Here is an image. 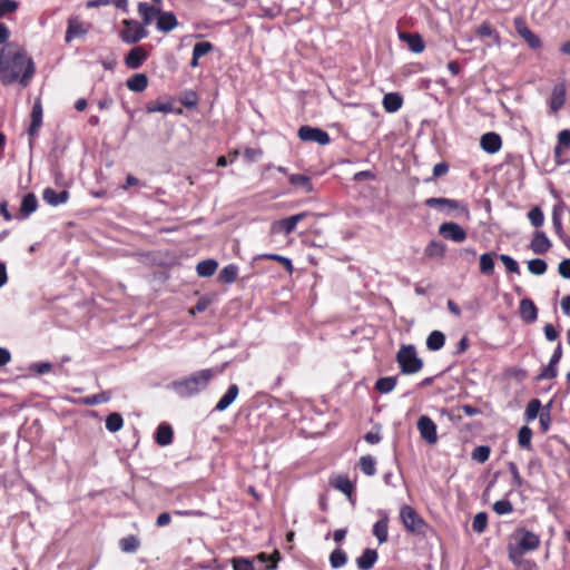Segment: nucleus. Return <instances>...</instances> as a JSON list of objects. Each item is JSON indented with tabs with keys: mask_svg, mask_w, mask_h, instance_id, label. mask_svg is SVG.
<instances>
[{
	"mask_svg": "<svg viewBox=\"0 0 570 570\" xmlns=\"http://www.w3.org/2000/svg\"><path fill=\"white\" fill-rule=\"evenodd\" d=\"M35 75V63L17 43H7L0 51V80L3 85L19 82L26 88Z\"/></svg>",
	"mask_w": 570,
	"mask_h": 570,
	"instance_id": "obj_1",
	"label": "nucleus"
},
{
	"mask_svg": "<svg viewBox=\"0 0 570 570\" xmlns=\"http://www.w3.org/2000/svg\"><path fill=\"white\" fill-rule=\"evenodd\" d=\"M213 375L214 373L212 370H202L191 374L189 377L174 381L170 384V387L180 397H189L205 389Z\"/></svg>",
	"mask_w": 570,
	"mask_h": 570,
	"instance_id": "obj_2",
	"label": "nucleus"
},
{
	"mask_svg": "<svg viewBox=\"0 0 570 570\" xmlns=\"http://www.w3.org/2000/svg\"><path fill=\"white\" fill-rule=\"evenodd\" d=\"M540 544V538L528 530L520 529L517 532V546L509 544V559L518 563L527 551L535 550Z\"/></svg>",
	"mask_w": 570,
	"mask_h": 570,
	"instance_id": "obj_3",
	"label": "nucleus"
},
{
	"mask_svg": "<svg viewBox=\"0 0 570 570\" xmlns=\"http://www.w3.org/2000/svg\"><path fill=\"white\" fill-rule=\"evenodd\" d=\"M396 362L401 373L410 375L420 372L423 367V361L417 356L414 345H401L396 353Z\"/></svg>",
	"mask_w": 570,
	"mask_h": 570,
	"instance_id": "obj_4",
	"label": "nucleus"
},
{
	"mask_svg": "<svg viewBox=\"0 0 570 570\" xmlns=\"http://www.w3.org/2000/svg\"><path fill=\"white\" fill-rule=\"evenodd\" d=\"M400 518L405 529L414 534H425L426 522L410 505H403L400 510Z\"/></svg>",
	"mask_w": 570,
	"mask_h": 570,
	"instance_id": "obj_5",
	"label": "nucleus"
},
{
	"mask_svg": "<svg viewBox=\"0 0 570 570\" xmlns=\"http://www.w3.org/2000/svg\"><path fill=\"white\" fill-rule=\"evenodd\" d=\"M148 36V31L137 20L125 19L120 31V39L129 45L137 43Z\"/></svg>",
	"mask_w": 570,
	"mask_h": 570,
	"instance_id": "obj_6",
	"label": "nucleus"
},
{
	"mask_svg": "<svg viewBox=\"0 0 570 570\" xmlns=\"http://www.w3.org/2000/svg\"><path fill=\"white\" fill-rule=\"evenodd\" d=\"M307 216L306 213H299L283 219H278L272 223L271 225V232L273 234H281L289 235L294 232L297 224L302 222Z\"/></svg>",
	"mask_w": 570,
	"mask_h": 570,
	"instance_id": "obj_7",
	"label": "nucleus"
},
{
	"mask_svg": "<svg viewBox=\"0 0 570 570\" xmlns=\"http://www.w3.org/2000/svg\"><path fill=\"white\" fill-rule=\"evenodd\" d=\"M513 24L518 35L527 42L531 49L535 50L541 48V39L529 29L525 20L522 17H515L513 19Z\"/></svg>",
	"mask_w": 570,
	"mask_h": 570,
	"instance_id": "obj_8",
	"label": "nucleus"
},
{
	"mask_svg": "<svg viewBox=\"0 0 570 570\" xmlns=\"http://www.w3.org/2000/svg\"><path fill=\"white\" fill-rule=\"evenodd\" d=\"M297 135L303 141H314L320 145H327L331 140L326 131L309 126H302Z\"/></svg>",
	"mask_w": 570,
	"mask_h": 570,
	"instance_id": "obj_9",
	"label": "nucleus"
},
{
	"mask_svg": "<svg viewBox=\"0 0 570 570\" xmlns=\"http://www.w3.org/2000/svg\"><path fill=\"white\" fill-rule=\"evenodd\" d=\"M417 430L420 432L421 438L426 441L429 444H435L438 441L436 434V425L426 415H422L417 420Z\"/></svg>",
	"mask_w": 570,
	"mask_h": 570,
	"instance_id": "obj_10",
	"label": "nucleus"
},
{
	"mask_svg": "<svg viewBox=\"0 0 570 570\" xmlns=\"http://www.w3.org/2000/svg\"><path fill=\"white\" fill-rule=\"evenodd\" d=\"M439 234L455 243H462L466 238V232L456 223H443L439 227Z\"/></svg>",
	"mask_w": 570,
	"mask_h": 570,
	"instance_id": "obj_11",
	"label": "nucleus"
},
{
	"mask_svg": "<svg viewBox=\"0 0 570 570\" xmlns=\"http://www.w3.org/2000/svg\"><path fill=\"white\" fill-rule=\"evenodd\" d=\"M424 204L428 206V207H448L449 209L451 210H461L463 213H465L466 215H469V209L468 207L462 204L461 202L459 200H455V199H450V198H444V197H431V198H428Z\"/></svg>",
	"mask_w": 570,
	"mask_h": 570,
	"instance_id": "obj_12",
	"label": "nucleus"
},
{
	"mask_svg": "<svg viewBox=\"0 0 570 570\" xmlns=\"http://www.w3.org/2000/svg\"><path fill=\"white\" fill-rule=\"evenodd\" d=\"M279 560L281 553L275 550L272 554H267L265 552L258 553L252 561H254L257 569L274 570L276 569Z\"/></svg>",
	"mask_w": 570,
	"mask_h": 570,
	"instance_id": "obj_13",
	"label": "nucleus"
},
{
	"mask_svg": "<svg viewBox=\"0 0 570 570\" xmlns=\"http://www.w3.org/2000/svg\"><path fill=\"white\" fill-rule=\"evenodd\" d=\"M480 146L485 153L495 154L502 147V139L499 134L490 131L481 136Z\"/></svg>",
	"mask_w": 570,
	"mask_h": 570,
	"instance_id": "obj_14",
	"label": "nucleus"
},
{
	"mask_svg": "<svg viewBox=\"0 0 570 570\" xmlns=\"http://www.w3.org/2000/svg\"><path fill=\"white\" fill-rule=\"evenodd\" d=\"M552 244L550 239L547 237L546 233L542 230H537L531 239L529 245L530 249L538 255L546 254Z\"/></svg>",
	"mask_w": 570,
	"mask_h": 570,
	"instance_id": "obj_15",
	"label": "nucleus"
},
{
	"mask_svg": "<svg viewBox=\"0 0 570 570\" xmlns=\"http://www.w3.org/2000/svg\"><path fill=\"white\" fill-rule=\"evenodd\" d=\"M519 314L524 323L531 324L538 318V308L530 298H523L520 302Z\"/></svg>",
	"mask_w": 570,
	"mask_h": 570,
	"instance_id": "obj_16",
	"label": "nucleus"
},
{
	"mask_svg": "<svg viewBox=\"0 0 570 570\" xmlns=\"http://www.w3.org/2000/svg\"><path fill=\"white\" fill-rule=\"evenodd\" d=\"M160 9L154 6H150L146 2H139L138 3V13L142 19V22H140L144 28L150 26L155 19L158 20Z\"/></svg>",
	"mask_w": 570,
	"mask_h": 570,
	"instance_id": "obj_17",
	"label": "nucleus"
},
{
	"mask_svg": "<svg viewBox=\"0 0 570 570\" xmlns=\"http://www.w3.org/2000/svg\"><path fill=\"white\" fill-rule=\"evenodd\" d=\"M381 519L373 525V534L379 541V544H383L389 539V515L386 512L381 511Z\"/></svg>",
	"mask_w": 570,
	"mask_h": 570,
	"instance_id": "obj_18",
	"label": "nucleus"
},
{
	"mask_svg": "<svg viewBox=\"0 0 570 570\" xmlns=\"http://www.w3.org/2000/svg\"><path fill=\"white\" fill-rule=\"evenodd\" d=\"M147 57V51L142 47H134L126 56L125 63L130 69H138Z\"/></svg>",
	"mask_w": 570,
	"mask_h": 570,
	"instance_id": "obj_19",
	"label": "nucleus"
},
{
	"mask_svg": "<svg viewBox=\"0 0 570 570\" xmlns=\"http://www.w3.org/2000/svg\"><path fill=\"white\" fill-rule=\"evenodd\" d=\"M42 198L49 205L58 206L68 202L69 193L66 189L61 191H56L52 188H46L43 190Z\"/></svg>",
	"mask_w": 570,
	"mask_h": 570,
	"instance_id": "obj_20",
	"label": "nucleus"
},
{
	"mask_svg": "<svg viewBox=\"0 0 570 570\" xmlns=\"http://www.w3.org/2000/svg\"><path fill=\"white\" fill-rule=\"evenodd\" d=\"M156 24L159 31L169 32L178 26V21L173 12L161 10Z\"/></svg>",
	"mask_w": 570,
	"mask_h": 570,
	"instance_id": "obj_21",
	"label": "nucleus"
},
{
	"mask_svg": "<svg viewBox=\"0 0 570 570\" xmlns=\"http://www.w3.org/2000/svg\"><path fill=\"white\" fill-rule=\"evenodd\" d=\"M42 124V105L40 99H37L31 110V122L29 127V135L35 136Z\"/></svg>",
	"mask_w": 570,
	"mask_h": 570,
	"instance_id": "obj_22",
	"label": "nucleus"
},
{
	"mask_svg": "<svg viewBox=\"0 0 570 570\" xmlns=\"http://www.w3.org/2000/svg\"><path fill=\"white\" fill-rule=\"evenodd\" d=\"M376 560H377L376 550L367 548L356 559V564L360 570H370L371 568H373Z\"/></svg>",
	"mask_w": 570,
	"mask_h": 570,
	"instance_id": "obj_23",
	"label": "nucleus"
},
{
	"mask_svg": "<svg viewBox=\"0 0 570 570\" xmlns=\"http://www.w3.org/2000/svg\"><path fill=\"white\" fill-rule=\"evenodd\" d=\"M37 207H38L37 197L35 196V194L29 193V194L24 195L22 198L20 209H19V215L22 218L29 217L32 213L36 212Z\"/></svg>",
	"mask_w": 570,
	"mask_h": 570,
	"instance_id": "obj_24",
	"label": "nucleus"
},
{
	"mask_svg": "<svg viewBox=\"0 0 570 570\" xmlns=\"http://www.w3.org/2000/svg\"><path fill=\"white\" fill-rule=\"evenodd\" d=\"M173 429L168 423H161L158 425L155 440L160 446L169 445L173 442Z\"/></svg>",
	"mask_w": 570,
	"mask_h": 570,
	"instance_id": "obj_25",
	"label": "nucleus"
},
{
	"mask_svg": "<svg viewBox=\"0 0 570 570\" xmlns=\"http://www.w3.org/2000/svg\"><path fill=\"white\" fill-rule=\"evenodd\" d=\"M238 392V386L236 384H232L227 392L217 402L215 410L219 412L225 411L236 400Z\"/></svg>",
	"mask_w": 570,
	"mask_h": 570,
	"instance_id": "obj_26",
	"label": "nucleus"
},
{
	"mask_svg": "<svg viewBox=\"0 0 570 570\" xmlns=\"http://www.w3.org/2000/svg\"><path fill=\"white\" fill-rule=\"evenodd\" d=\"M383 107L387 112H396L403 104V98L397 92H389L383 97Z\"/></svg>",
	"mask_w": 570,
	"mask_h": 570,
	"instance_id": "obj_27",
	"label": "nucleus"
},
{
	"mask_svg": "<svg viewBox=\"0 0 570 570\" xmlns=\"http://www.w3.org/2000/svg\"><path fill=\"white\" fill-rule=\"evenodd\" d=\"M126 85L129 90L141 92L148 86V78L145 73H136L127 80Z\"/></svg>",
	"mask_w": 570,
	"mask_h": 570,
	"instance_id": "obj_28",
	"label": "nucleus"
},
{
	"mask_svg": "<svg viewBox=\"0 0 570 570\" xmlns=\"http://www.w3.org/2000/svg\"><path fill=\"white\" fill-rule=\"evenodd\" d=\"M331 484L346 494L347 497H351L354 491V485L351 482V480L347 476L344 475H337L334 479L331 480Z\"/></svg>",
	"mask_w": 570,
	"mask_h": 570,
	"instance_id": "obj_29",
	"label": "nucleus"
},
{
	"mask_svg": "<svg viewBox=\"0 0 570 570\" xmlns=\"http://www.w3.org/2000/svg\"><path fill=\"white\" fill-rule=\"evenodd\" d=\"M401 38L404 39L409 46V48L415 52L420 53L424 50V41L417 33H402Z\"/></svg>",
	"mask_w": 570,
	"mask_h": 570,
	"instance_id": "obj_30",
	"label": "nucleus"
},
{
	"mask_svg": "<svg viewBox=\"0 0 570 570\" xmlns=\"http://www.w3.org/2000/svg\"><path fill=\"white\" fill-rule=\"evenodd\" d=\"M445 344V335L441 331H433L426 338V347L430 351H439Z\"/></svg>",
	"mask_w": 570,
	"mask_h": 570,
	"instance_id": "obj_31",
	"label": "nucleus"
},
{
	"mask_svg": "<svg viewBox=\"0 0 570 570\" xmlns=\"http://www.w3.org/2000/svg\"><path fill=\"white\" fill-rule=\"evenodd\" d=\"M217 267L218 263L215 259H205L197 264L196 272L200 277H210Z\"/></svg>",
	"mask_w": 570,
	"mask_h": 570,
	"instance_id": "obj_32",
	"label": "nucleus"
},
{
	"mask_svg": "<svg viewBox=\"0 0 570 570\" xmlns=\"http://www.w3.org/2000/svg\"><path fill=\"white\" fill-rule=\"evenodd\" d=\"M495 253H484L480 256V273L483 275H492L494 271Z\"/></svg>",
	"mask_w": 570,
	"mask_h": 570,
	"instance_id": "obj_33",
	"label": "nucleus"
},
{
	"mask_svg": "<svg viewBox=\"0 0 570 570\" xmlns=\"http://www.w3.org/2000/svg\"><path fill=\"white\" fill-rule=\"evenodd\" d=\"M446 246L438 240H432L424 249V254L431 258H442L445 254Z\"/></svg>",
	"mask_w": 570,
	"mask_h": 570,
	"instance_id": "obj_34",
	"label": "nucleus"
},
{
	"mask_svg": "<svg viewBox=\"0 0 570 570\" xmlns=\"http://www.w3.org/2000/svg\"><path fill=\"white\" fill-rule=\"evenodd\" d=\"M289 183L293 186L302 188L306 193H311L313 190L311 178L306 175L294 174L289 177Z\"/></svg>",
	"mask_w": 570,
	"mask_h": 570,
	"instance_id": "obj_35",
	"label": "nucleus"
},
{
	"mask_svg": "<svg viewBox=\"0 0 570 570\" xmlns=\"http://www.w3.org/2000/svg\"><path fill=\"white\" fill-rule=\"evenodd\" d=\"M107 4H114L116 8L122 10L124 12L128 11V0H89L87 2L88 8H96Z\"/></svg>",
	"mask_w": 570,
	"mask_h": 570,
	"instance_id": "obj_36",
	"label": "nucleus"
},
{
	"mask_svg": "<svg viewBox=\"0 0 570 570\" xmlns=\"http://www.w3.org/2000/svg\"><path fill=\"white\" fill-rule=\"evenodd\" d=\"M238 268L236 265L230 264L225 266L219 273V281L222 283L232 284L237 279Z\"/></svg>",
	"mask_w": 570,
	"mask_h": 570,
	"instance_id": "obj_37",
	"label": "nucleus"
},
{
	"mask_svg": "<svg viewBox=\"0 0 570 570\" xmlns=\"http://www.w3.org/2000/svg\"><path fill=\"white\" fill-rule=\"evenodd\" d=\"M396 382L397 380L395 376L381 377L376 381L375 389L380 393H389L394 390V387L396 386Z\"/></svg>",
	"mask_w": 570,
	"mask_h": 570,
	"instance_id": "obj_38",
	"label": "nucleus"
},
{
	"mask_svg": "<svg viewBox=\"0 0 570 570\" xmlns=\"http://www.w3.org/2000/svg\"><path fill=\"white\" fill-rule=\"evenodd\" d=\"M124 425V419L119 413H110L106 417V429L111 432H118Z\"/></svg>",
	"mask_w": 570,
	"mask_h": 570,
	"instance_id": "obj_39",
	"label": "nucleus"
},
{
	"mask_svg": "<svg viewBox=\"0 0 570 570\" xmlns=\"http://www.w3.org/2000/svg\"><path fill=\"white\" fill-rule=\"evenodd\" d=\"M476 35L481 38L491 37L495 45H500V36L489 22L481 23L476 28Z\"/></svg>",
	"mask_w": 570,
	"mask_h": 570,
	"instance_id": "obj_40",
	"label": "nucleus"
},
{
	"mask_svg": "<svg viewBox=\"0 0 570 570\" xmlns=\"http://www.w3.org/2000/svg\"><path fill=\"white\" fill-rule=\"evenodd\" d=\"M110 392H101L99 394H95L92 396L81 397L78 400H73V402H79L87 405H95L99 403H105L110 400Z\"/></svg>",
	"mask_w": 570,
	"mask_h": 570,
	"instance_id": "obj_41",
	"label": "nucleus"
},
{
	"mask_svg": "<svg viewBox=\"0 0 570 570\" xmlns=\"http://www.w3.org/2000/svg\"><path fill=\"white\" fill-rule=\"evenodd\" d=\"M376 461L372 455H364L360 459V468L362 472L368 476H372L376 472Z\"/></svg>",
	"mask_w": 570,
	"mask_h": 570,
	"instance_id": "obj_42",
	"label": "nucleus"
},
{
	"mask_svg": "<svg viewBox=\"0 0 570 570\" xmlns=\"http://www.w3.org/2000/svg\"><path fill=\"white\" fill-rule=\"evenodd\" d=\"M139 540L135 535H127L119 541L120 549L124 552L132 553L139 548Z\"/></svg>",
	"mask_w": 570,
	"mask_h": 570,
	"instance_id": "obj_43",
	"label": "nucleus"
},
{
	"mask_svg": "<svg viewBox=\"0 0 570 570\" xmlns=\"http://www.w3.org/2000/svg\"><path fill=\"white\" fill-rule=\"evenodd\" d=\"M532 430L524 425L519 430L518 443L523 449H531Z\"/></svg>",
	"mask_w": 570,
	"mask_h": 570,
	"instance_id": "obj_44",
	"label": "nucleus"
},
{
	"mask_svg": "<svg viewBox=\"0 0 570 570\" xmlns=\"http://www.w3.org/2000/svg\"><path fill=\"white\" fill-rule=\"evenodd\" d=\"M346 561L347 556L342 549H335L330 556V563L334 569L343 567Z\"/></svg>",
	"mask_w": 570,
	"mask_h": 570,
	"instance_id": "obj_45",
	"label": "nucleus"
},
{
	"mask_svg": "<svg viewBox=\"0 0 570 570\" xmlns=\"http://www.w3.org/2000/svg\"><path fill=\"white\" fill-rule=\"evenodd\" d=\"M547 268V263L541 258H533L528 262V269L533 275H543Z\"/></svg>",
	"mask_w": 570,
	"mask_h": 570,
	"instance_id": "obj_46",
	"label": "nucleus"
},
{
	"mask_svg": "<svg viewBox=\"0 0 570 570\" xmlns=\"http://www.w3.org/2000/svg\"><path fill=\"white\" fill-rule=\"evenodd\" d=\"M488 515L485 512H479L475 514L472 521V529L476 533H482L487 529Z\"/></svg>",
	"mask_w": 570,
	"mask_h": 570,
	"instance_id": "obj_47",
	"label": "nucleus"
},
{
	"mask_svg": "<svg viewBox=\"0 0 570 570\" xmlns=\"http://www.w3.org/2000/svg\"><path fill=\"white\" fill-rule=\"evenodd\" d=\"M541 410V402L538 399H532L525 409L527 421H533Z\"/></svg>",
	"mask_w": 570,
	"mask_h": 570,
	"instance_id": "obj_48",
	"label": "nucleus"
},
{
	"mask_svg": "<svg viewBox=\"0 0 570 570\" xmlns=\"http://www.w3.org/2000/svg\"><path fill=\"white\" fill-rule=\"evenodd\" d=\"M232 562L234 570H263L257 569L254 561L247 558H234Z\"/></svg>",
	"mask_w": 570,
	"mask_h": 570,
	"instance_id": "obj_49",
	"label": "nucleus"
},
{
	"mask_svg": "<svg viewBox=\"0 0 570 570\" xmlns=\"http://www.w3.org/2000/svg\"><path fill=\"white\" fill-rule=\"evenodd\" d=\"M564 90L562 88H554L550 107L553 111H558L564 104Z\"/></svg>",
	"mask_w": 570,
	"mask_h": 570,
	"instance_id": "obj_50",
	"label": "nucleus"
},
{
	"mask_svg": "<svg viewBox=\"0 0 570 570\" xmlns=\"http://www.w3.org/2000/svg\"><path fill=\"white\" fill-rule=\"evenodd\" d=\"M498 257L502 262V264L505 266V268L509 273H514V274L520 273L519 264L517 263V261L514 258H512L511 256L505 255V254H501Z\"/></svg>",
	"mask_w": 570,
	"mask_h": 570,
	"instance_id": "obj_51",
	"label": "nucleus"
},
{
	"mask_svg": "<svg viewBox=\"0 0 570 570\" xmlns=\"http://www.w3.org/2000/svg\"><path fill=\"white\" fill-rule=\"evenodd\" d=\"M528 218L534 227H540L543 225L544 215L540 207H534L528 213Z\"/></svg>",
	"mask_w": 570,
	"mask_h": 570,
	"instance_id": "obj_52",
	"label": "nucleus"
},
{
	"mask_svg": "<svg viewBox=\"0 0 570 570\" xmlns=\"http://www.w3.org/2000/svg\"><path fill=\"white\" fill-rule=\"evenodd\" d=\"M493 511L499 514H509L513 511V505L509 500H499L493 504Z\"/></svg>",
	"mask_w": 570,
	"mask_h": 570,
	"instance_id": "obj_53",
	"label": "nucleus"
},
{
	"mask_svg": "<svg viewBox=\"0 0 570 570\" xmlns=\"http://www.w3.org/2000/svg\"><path fill=\"white\" fill-rule=\"evenodd\" d=\"M490 456V448L485 445L476 446L472 452V459L484 463Z\"/></svg>",
	"mask_w": 570,
	"mask_h": 570,
	"instance_id": "obj_54",
	"label": "nucleus"
},
{
	"mask_svg": "<svg viewBox=\"0 0 570 570\" xmlns=\"http://www.w3.org/2000/svg\"><path fill=\"white\" fill-rule=\"evenodd\" d=\"M261 257L266 258V259L276 261V263H281L286 268V271L289 273H292V271H293V264H292L291 259L287 257H284L278 254H265V255H262Z\"/></svg>",
	"mask_w": 570,
	"mask_h": 570,
	"instance_id": "obj_55",
	"label": "nucleus"
},
{
	"mask_svg": "<svg viewBox=\"0 0 570 570\" xmlns=\"http://www.w3.org/2000/svg\"><path fill=\"white\" fill-rule=\"evenodd\" d=\"M18 8L19 3L14 0H0V18L14 12Z\"/></svg>",
	"mask_w": 570,
	"mask_h": 570,
	"instance_id": "obj_56",
	"label": "nucleus"
},
{
	"mask_svg": "<svg viewBox=\"0 0 570 570\" xmlns=\"http://www.w3.org/2000/svg\"><path fill=\"white\" fill-rule=\"evenodd\" d=\"M558 374L557 364H549L541 371V373L537 376L538 381L542 380H551L554 379Z\"/></svg>",
	"mask_w": 570,
	"mask_h": 570,
	"instance_id": "obj_57",
	"label": "nucleus"
},
{
	"mask_svg": "<svg viewBox=\"0 0 570 570\" xmlns=\"http://www.w3.org/2000/svg\"><path fill=\"white\" fill-rule=\"evenodd\" d=\"M212 50H213V45L208 41L197 42L193 48V52L195 53L196 58H202Z\"/></svg>",
	"mask_w": 570,
	"mask_h": 570,
	"instance_id": "obj_58",
	"label": "nucleus"
},
{
	"mask_svg": "<svg viewBox=\"0 0 570 570\" xmlns=\"http://www.w3.org/2000/svg\"><path fill=\"white\" fill-rule=\"evenodd\" d=\"M508 468H509V471L512 475V484L517 488H520L523 485L524 481L523 479L521 478L520 473H519V470H518V466L514 462H509L508 463Z\"/></svg>",
	"mask_w": 570,
	"mask_h": 570,
	"instance_id": "obj_59",
	"label": "nucleus"
},
{
	"mask_svg": "<svg viewBox=\"0 0 570 570\" xmlns=\"http://www.w3.org/2000/svg\"><path fill=\"white\" fill-rule=\"evenodd\" d=\"M90 27V23L79 22L73 19V38L85 36L89 31Z\"/></svg>",
	"mask_w": 570,
	"mask_h": 570,
	"instance_id": "obj_60",
	"label": "nucleus"
},
{
	"mask_svg": "<svg viewBox=\"0 0 570 570\" xmlns=\"http://www.w3.org/2000/svg\"><path fill=\"white\" fill-rule=\"evenodd\" d=\"M171 109L170 104L149 102L147 105L148 112H169Z\"/></svg>",
	"mask_w": 570,
	"mask_h": 570,
	"instance_id": "obj_61",
	"label": "nucleus"
},
{
	"mask_svg": "<svg viewBox=\"0 0 570 570\" xmlns=\"http://www.w3.org/2000/svg\"><path fill=\"white\" fill-rule=\"evenodd\" d=\"M558 273L561 277L570 279V258L563 259L559 263Z\"/></svg>",
	"mask_w": 570,
	"mask_h": 570,
	"instance_id": "obj_62",
	"label": "nucleus"
},
{
	"mask_svg": "<svg viewBox=\"0 0 570 570\" xmlns=\"http://www.w3.org/2000/svg\"><path fill=\"white\" fill-rule=\"evenodd\" d=\"M561 147L570 146V130L563 129L558 134V144Z\"/></svg>",
	"mask_w": 570,
	"mask_h": 570,
	"instance_id": "obj_63",
	"label": "nucleus"
},
{
	"mask_svg": "<svg viewBox=\"0 0 570 570\" xmlns=\"http://www.w3.org/2000/svg\"><path fill=\"white\" fill-rule=\"evenodd\" d=\"M543 331L546 338L550 342L556 341L559 336V333L557 332L552 324H546Z\"/></svg>",
	"mask_w": 570,
	"mask_h": 570,
	"instance_id": "obj_64",
	"label": "nucleus"
}]
</instances>
